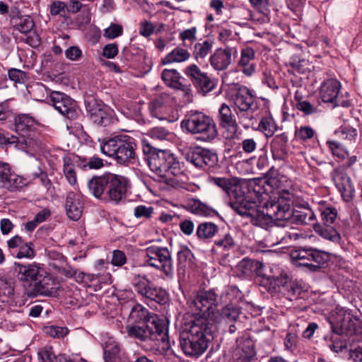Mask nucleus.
I'll use <instances>...</instances> for the list:
<instances>
[{
	"instance_id": "obj_61",
	"label": "nucleus",
	"mask_w": 362,
	"mask_h": 362,
	"mask_svg": "<svg viewBox=\"0 0 362 362\" xmlns=\"http://www.w3.org/2000/svg\"><path fill=\"white\" fill-rule=\"evenodd\" d=\"M335 134L339 135V136L343 139L351 141L356 139L357 136V131L356 129L351 127L344 126L337 130Z\"/></svg>"
},
{
	"instance_id": "obj_8",
	"label": "nucleus",
	"mask_w": 362,
	"mask_h": 362,
	"mask_svg": "<svg viewBox=\"0 0 362 362\" xmlns=\"http://www.w3.org/2000/svg\"><path fill=\"white\" fill-rule=\"evenodd\" d=\"M126 331L128 337L140 342L162 341L165 343V348L169 349L168 328L165 324H132L126 326Z\"/></svg>"
},
{
	"instance_id": "obj_18",
	"label": "nucleus",
	"mask_w": 362,
	"mask_h": 362,
	"mask_svg": "<svg viewBox=\"0 0 362 362\" xmlns=\"http://www.w3.org/2000/svg\"><path fill=\"white\" fill-rule=\"evenodd\" d=\"M14 267L15 271L17 272V277L21 281L35 282L39 277L42 276V268L39 264L35 262L27 264L16 262Z\"/></svg>"
},
{
	"instance_id": "obj_30",
	"label": "nucleus",
	"mask_w": 362,
	"mask_h": 362,
	"mask_svg": "<svg viewBox=\"0 0 362 362\" xmlns=\"http://www.w3.org/2000/svg\"><path fill=\"white\" fill-rule=\"evenodd\" d=\"M122 353L119 344L113 340L106 342L104 349V360L105 362H128L127 358Z\"/></svg>"
},
{
	"instance_id": "obj_55",
	"label": "nucleus",
	"mask_w": 362,
	"mask_h": 362,
	"mask_svg": "<svg viewBox=\"0 0 362 362\" xmlns=\"http://www.w3.org/2000/svg\"><path fill=\"white\" fill-rule=\"evenodd\" d=\"M294 135L297 140L305 141L314 136L315 131L309 126H301L296 129Z\"/></svg>"
},
{
	"instance_id": "obj_24",
	"label": "nucleus",
	"mask_w": 362,
	"mask_h": 362,
	"mask_svg": "<svg viewBox=\"0 0 362 362\" xmlns=\"http://www.w3.org/2000/svg\"><path fill=\"white\" fill-rule=\"evenodd\" d=\"M255 51L251 47H245L241 50L240 58L238 61V68L246 76H252L256 69Z\"/></svg>"
},
{
	"instance_id": "obj_2",
	"label": "nucleus",
	"mask_w": 362,
	"mask_h": 362,
	"mask_svg": "<svg viewBox=\"0 0 362 362\" xmlns=\"http://www.w3.org/2000/svg\"><path fill=\"white\" fill-rule=\"evenodd\" d=\"M143 152L150 170L173 187H177L178 182L173 177L180 170V164L173 153L168 151L157 149L146 139L142 140Z\"/></svg>"
},
{
	"instance_id": "obj_38",
	"label": "nucleus",
	"mask_w": 362,
	"mask_h": 362,
	"mask_svg": "<svg viewBox=\"0 0 362 362\" xmlns=\"http://www.w3.org/2000/svg\"><path fill=\"white\" fill-rule=\"evenodd\" d=\"M189 57L190 53L187 49L177 47L162 59V64L181 63L188 60Z\"/></svg>"
},
{
	"instance_id": "obj_49",
	"label": "nucleus",
	"mask_w": 362,
	"mask_h": 362,
	"mask_svg": "<svg viewBox=\"0 0 362 362\" xmlns=\"http://www.w3.org/2000/svg\"><path fill=\"white\" fill-rule=\"evenodd\" d=\"M240 290L235 286H226L220 297H218L219 303L232 302L238 298L240 297Z\"/></svg>"
},
{
	"instance_id": "obj_14",
	"label": "nucleus",
	"mask_w": 362,
	"mask_h": 362,
	"mask_svg": "<svg viewBox=\"0 0 362 362\" xmlns=\"http://www.w3.org/2000/svg\"><path fill=\"white\" fill-rule=\"evenodd\" d=\"M235 356L238 362H251L256 356L255 343L250 333L245 332L236 340Z\"/></svg>"
},
{
	"instance_id": "obj_42",
	"label": "nucleus",
	"mask_w": 362,
	"mask_h": 362,
	"mask_svg": "<svg viewBox=\"0 0 362 362\" xmlns=\"http://www.w3.org/2000/svg\"><path fill=\"white\" fill-rule=\"evenodd\" d=\"M218 226L212 222H204L200 223L196 231V235L200 240L212 238L218 232Z\"/></svg>"
},
{
	"instance_id": "obj_53",
	"label": "nucleus",
	"mask_w": 362,
	"mask_h": 362,
	"mask_svg": "<svg viewBox=\"0 0 362 362\" xmlns=\"http://www.w3.org/2000/svg\"><path fill=\"white\" fill-rule=\"evenodd\" d=\"M147 134L151 138L158 141L170 140L173 137V134L162 127H153L149 129Z\"/></svg>"
},
{
	"instance_id": "obj_11",
	"label": "nucleus",
	"mask_w": 362,
	"mask_h": 362,
	"mask_svg": "<svg viewBox=\"0 0 362 362\" xmlns=\"http://www.w3.org/2000/svg\"><path fill=\"white\" fill-rule=\"evenodd\" d=\"M332 332L338 335L351 334L355 330V323L352 320L350 313L340 309L332 313L327 317Z\"/></svg>"
},
{
	"instance_id": "obj_25",
	"label": "nucleus",
	"mask_w": 362,
	"mask_h": 362,
	"mask_svg": "<svg viewBox=\"0 0 362 362\" xmlns=\"http://www.w3.org/2000/svg\"><path fill=\"white\" fill-rule=\"evenodd\" d=\"M110 174L102 176H94L88 182L90 192L98 199H106Z\"/></svg>"
},
{
	"instance_id": "obj_1",
	"label": "nucleus",
	"mask_w": 362,
	"mask_h": 362,
	"mask_svg": "<svg viewBox=\"0 0 362 362\" xmlns=\"http://www.w3.org/2000/svg\"><path fill=\"white\" fill-rule=\"evenodd\" d=\"M255 192L257 193L259 204L249 194H245L243 186L240 192L235 193L229 201V205L243 216L251 217L255 220V224L269 229L272 224L269 207L272 206V178L259 179Z\"/></svg>"
},
{
	"instance_id": "obj_31",
	"label": "nucleus",
	"mask_w": 362,
	"mask_h": 362,
	"mask_svg": "<svg viewBox=\"0 0 362 362\" xmlns=\"http://www.w3.org/2000/svg\"><path fill=\"white\" fill-rule=\"evenodd\" d=\"M20 150L33 154L41 149L40 141L37 137L36 131L33 133L20 134Z\"/></svg>"
},
{
	"instance_id": "obj_23",
	"label": "nucleus",
	"mask_w": 362,
	"mask_h": 362,
	"mask_svg": "<svg viewBox=\"0 0 362 362\" xmlns=\"http://www.w3.org/2000/svg\"><path fill=\"white\" fill-rule=\"evenodd\" d=\"M283 221L277 220L276 217L274 215L273 216V238L275 237L276 242L273 243L274 245L279 243L289 244L290 242L294 239L296 240L298 234L292 233L290 230L292 229L290 226V228H286L283 226Z\"/></svg>"
},
{
	"instance_id": "obj_54",
	"label": "nucleus",
	"mask_w": 362,
	"mask_h": 362,
	"mask_svg": "<svg viewBox=\"0 0 362 362\" xmlns=\"http://www.w3.org/2000/svg\"><path fill=\"white\" fill-rule=\"evenodd\" d=\"M38 359L41 362H58L59 356H57L53 351L52 347L45 346L41 348L38 353Z\"/></svg>"
},
{
	"instance_id": "obj_26",
	"label": "nucleus",
	"mask_w": 362,
	"mask_h": 362,
	"mask_svg": "<svg viewBox=\"0 0 362 362\" xmlns=\"http://www.w3.org/2000/svg\"><path fill=\"white\" fill-rule=\"evenodd\" d=\"M91 119L94 123L100 126H108L115 121V112L107 106H97L90 110Z\"/></svg>"
},
{
	"instance_id": "obj_57",
	"label": "nucleus",
	"mask_w": 362,
	"mask_h": 362,
	"mask_svg": "<svg viewBox=\"0 0 362 362\" xmlns=\"http://www.w3.org/2000/svg\"><path fill=\"white\" fill-rule=\"evenodd\" d=\"M288 182L287 177L284 175L273 176V197H278V194H282Z\"/></svg>"
},
{
	"instance_id": "obj_22",
	"label": "nucleus",
	"mask_w": 362,
	"mask_h": 362,
	"mask_svg": "<svg viewBox=\"0 0 362 362\" xmlns=\"http://www.w3.org/2000/svg\"><path fill=\"white\" fill-rule=\"evenodd\" d=\"M57 286L56 279L50 274L45 273L35 282L33 291L35 295L52 296L55 293Z\"/></svg>"
},
{
	"instance_id": "obj_52",
	"label": "nucleus",
	"mask_w": 362,
	"mask_h": 362,
	"mask_svg": "<svg viewBox=\"0 0 362 362\" xmlns=\"http://www.w3.org/2000/svg\"><path fill=\"white\" fill-rule=\"evenodd\" d=\"M60 114L69 119H76L79 114V110L76 101L69 98L63 109V112H61Z\"/></svg>"
},
{
	"instance_id": "obj_41",
	"label": "nucleus",
	"mask_w": 362,
	"mask_h": 362,
	"mask_svg": "<svg viewBox=\"0 0 362 362\" xmlns=\"http://www.w3.org/2000/svg\"><path fill=\"white\" fill-rule=\"evenodd\" d=\"M262 264L259 262L250 259L244 258L237 265V270L243 276H250L253 272L262 269Z\"/></svg>"
},
{
	"instance_id": "obj_19",
	"label": "nucleus",
	"mask_w": 362,
	"mask_h": 362,
	"mask_svg": "<svg viewBox=\"0 0 362 362\" xmlns=\"http://www.w3.org/2000/svg\"><path fill=\"white\" fill-rule=\"evenodd\" d=\"M235 48L218 49L210 57L211 66L217 71L226 69L231 63L232 56L237 55Z\"/></svg>"
},
{
	"instance_id": "obj_60",
	"label": "nucleus",
	"mask_w": 362,
	"mask_h": 362,
	"mask_svg": "<svg viewBox=\"0 0 362 362\" xmlns=\"http://www.w3.org/2000/svg\"><path fill=\"white\" fill-rule=\"evenodd\" d=\"M67 6L64 1H54L49 6V13L52 16H64L66 14Z\"/></svg>"
},
{
	"instance_id": "obj_40",
	"label": "nucleus",
	"mask_w": 362,
	"mask_h": 362,
	"mask_svg": "<svg viewBox=\"0 0 362 362\" xmlns=\"http://www.w3.org/2000/svg\"><path fill=\"white\" fill-rule=\"evenodd\" d=\"M313 229L316 233L325 239L334 243H338L341 240L340 234L332 226H322L320 223H315Z\"/></svg>"
},
{
	"instance_id": "obj_59",
	"label": "nucleus",
	"mask_w": 362,
	"mask_h": 362,
	"mask_svg": "<svg viewBox=\"0 0 362 362\" xmlns=\"http://www.w3.org/2000/svg\"><path fill=\"white\" fill-rule=\"evenodd\" d=\"M123 33V28L121 25L112 23L109 27L104 30V37L107 39H115Z\"/></svg>"
},
{
	"instance_id": "obj_58",
	"label": "nucleus",
	"mask_w": 362,
	"mask_h": 362,
	"mask_svg": "<svg viewBox=\"0 0 362 362\" xmlns=\"http://www.w3.org/2000/svg\"><path fill=\"white\" fill-rule=\"evenodd\" d=\"M325 225L329 226L334 223L337 217V210L334 207H327L321 213Z\"/></svg>"
},
{
	"instance_id": "obj_13",
	"label": "nucleus",
	"mask_w": 362,
	"mask_h": 362,
	"mask_svg": "<svg viewBox=\"0 0 362 362\" xmlns=\"http://www.w3.org/2000/svg\"><path fill=\"white\" fill-rule=\"evenodd\" d=\"M127 187L128 180L126 177L110 174L106 199L115 203H119L126 197Z\"/></svg>"
},
{
	"instance_id": "obj_5",
	"label": "nucleus",
	"mask_w": 362,
	"mask_h": 362,
	"mask_svg": "<svg viewBox=\"0 0 362 362\" xmlns=\"http://www.w3.org/2000/svg\"><path fill=\"white\" fill-rule=\"evenodd\" d=\"M180 128L183 132L194 135L197 140L202 141H211L218 135L213 119L197 110L186 112L180 122Z\"/></svg>"
},
{
	"instance_id": "obj_16",
	"label": "nucleus",
	"mask_w": 362,
	"mask_h": 362,
	"mask_svg": "<svg viewBox=\"0 0 362 362\" xmlns=\"http://www.w3.org/2000/svg\"><path fill=\"white\" fill-rule=\"evenodd\" d=\"M65 208L68 217L78 221L83 210V197L79 192L71 191L67 193Z\"/></svg>"
},
{
	"instance_id": "obj_37",
	"label": "nucleus",
	"mask_w": 362,
	"mask_h": 362,
	"mask_svg": "<svg viewBox=\"0 0 362 362\" xmlns=\"http://www.w3.org/2000/svg\"><path fill=\"white\" fill-rule=\"evenodd\" d=\"M76 158L66 156L63 158V173L69 184L71 186L77 185V175L75 169Z\"/></svg>"
},
{
	"instance_id": "obj_21",
	"label": "nucleus",
	"mask_w": 362,
	"mask_h": 362,
	"mask_svg": "<svg viewBox=\"0 0 362 362\" xmlns=\"http://www.w3.org/2000/svg\"><path fill=\"white\" fill-rule=\"evenodd\" d=\"M208 180L209 183L222 189L230 199L234 197L235 193L240 192V188L243 186L235 177L210 176Z\"/></svg>"
},
{
	"instance_id": "obj_63",
	"label": "nucleus",
	"mask_w": 362,
	"mask_h": 362,
	"mask_svg": "<svg viewBox=\"0 0 362 362\" xmlns=\"http://www.w3.org/2000/svg\"><path fill=\"white\" fill-rule=\"evenodd\" d=\"M35 256L34 245L32 243H24L17 253V257L31 259Z\"/></svg>"
},
{
	"instance_id": "obj_45",
	"label": "nucleus",
	"mask_w": 362,
	"mask_h": 362,
	"mask_svg": "<svg viewBox=\"0 0 362 362\" xmlns=\"http://www.w3.org/2000/svg\"><path fill=\"white\" fill-rule=\"evenodd\" d=\"M214 42L212 40H206L203 42H197L194 45V56L199 62L203 60L211 51Z\"/></svg>"
},
{
	"instance_id": "obj_12",
	"label": "nucleus",
	"mask_w": 362,
	"mask_h": 362,
	"mask_svg": "<svg viewBox=\"0 0 362 362\" xmlns=\"http://www.w3.org/2000/svg\"><path fill=\"white\" fill-rule=\"evenodd\" d=\"M331 178L341 194L342 200L347 203L351 202L356 194L351 177L348 176L341 168H338L332 170Z\"/></svg>"
},
{
	"instance_id": "obj_44",
	"label": "nucleus",
	"mask_w": 362,
	"mask_h": 362,
	"mask_svg": "<svg viewBox=\"0 0 362 362\" xmlns=\"http://www.w3.org/2000/svg\"><path fill=\"white\" fill-rule=\"evenodd\" d=\"M77 166L83 170H98L103 167V160L98 156H93L89 158H78Z\"/></svg>"
},
{
	"instance_id": "obj_46",
	"label": "nucleus",
	"mask_w": 362,
	"mask_h": 362,
	"mask_svg": "<svg viewBox=\"0 0 362 362\" xmlns=\"http://www.w3.org/2000/svg\"><path fill=\"white\" fill-rule=\"evenodd\" d=\"M143 296L159 303H163L167 300L166 291L160 288L153 286L152 284L146 290V293Z\"/></svg>"
},
{
	"instance_id": "obj_29",
	"label": "nucleus",
	"mask_w": 362,
	"mask_h": 362,
	"mask_svg": "<svg viewBox=\"0 0 362 362\" xmlns=\"http://www.w3.org/2000/svg\"><path fill=\"white\" fill-rule=\"evenodd\" d=\"M218 120L222 128L228 129L233 133L236 132L238 124L235 117L230 107L225 103H223L218 110Z\"/></svg>"
},
{
	"instance_id": "obj_20",
	"label": "nucleus",
	"mask_w": 362,
	"mask_h": 362,
	"mask_svg": "<svg viewBox=\"0 0 362 362\" xmlns=\"http://www.w3.org/2000/svg\"><path fill=\"white\" fill-rule=\"evenodd\" d=\"M341 83L339 81L330 78L325 81L321 86L320 97L324 103H332L334 106H339V93Z\"/></svg>"
},
{
	"instance_id": "obj_27",
	"label": "nucleus",
	"mask_w": 362,
	"mask_h": 362,
	"mask_svg": "<svg viewBox=\"0 0 362 362\" xmlns=\"http://www.w3.org/2000/svg\"><path fill=\"white\" fill-rule=\"evenodd\" d=\"M310 271L313 272H319L321 269L327 267L330 260L328 252L310 247L309 254Z\"/></svg>"
},
{
	"instance_id": "obj_51",
	"label": "nucleus",
	"mask_w": 362,
	"mask_h": 362,
	"mask_svg": "<svg viewBox=\"0 0 362 362\" xmlns=\"http://www.w3.org/2000/svg\"><path fill=\"white\" fill-rule=\"evenodd\" d=\"M185 74L190 78L196 86L206 73L201 71L199 66L194 64H190L185 69Z\"/></svg>"
},
{
	"instance_id": "obj_17",
	"label": "nucleus",
	"mask_w": 362,
	"mask_h": 362,
	"mask_svg": "<svg viewBox=\"0 0 362 362\" xmlns=\"http://www.w3.org/2000/svg\"><path fill=\"white\" fill-rule=\"evenodd\" d=\"M10 23L13 28L21 33H30L35 27V22L30 16L21 15L17 7H11L10 11Z\"/></svg>"
},
{
	"instance_id": "obj_48",
	"label": "nucleus",
	"mask_w": 362,
	"mask_h": 362,
	"mask_svg": "<svg viewBox=\"0 0 362 362\" xmlns=\"http://www.w3.org/2000/svg\"><path fill=\"white\" fill-rule=\"evenodd\" d=\"M69 98L66 94L58 91H54L50 94V100L52 105L59 113L63 112V109Z\"/></svg>"
},
{
	"instance_id": "obj_64",
	"label": "nucleus",
	"mask_w": 362,
	"mask_h": 362,
	"mask_svg": "<svg viewBox=\"0 0 362 362\" xmlns=\"http://www.w3.org/2000/svg\"><path fill=\"white\" fill-rule=\"evenodd\" d=\"M215 245L218 249L228 251L233 248L235 242L229 234H226L223 238L215 241Z\"/></svg>"
},
{
	"instance_id": "obj_4",
	"label": "nucleus",
	"mask_w": 362,
	"mask_h": 362,
	"mask_svg": "<svg viewBox=\"0 0 362 362\" xmlns=\"http://www.w3.org/2000/svg\"><path fill=\"white\" fill-rule=\"evenodd\" d=\"M211 329L203 320H195L189 329L180 333V346L183 353L197 358L203 354L208 347L206 335L211 334Z\"/></svg>"
},
{
	"instance_id": "obj_15",
	"label": "nucleus",
	"mask_w": 362,
	"mask_h": 362,
	"mask_svg": "<svg viewBox=\"0 0 362 362\" xmlns=\"http://www.w3.org/2000/svg\"><path fill=\"white\" fill-rule=\"evenodd\" d=\"M129 322L136 325H158L165 324L158 315L150 313L148 310L141 304L134 305L129 313Z\"/></svg>"
},
{
	"instance_id": "obj_39",
	"label": "nucleus",
	"mask_w": 362,
	"mask_h": 362,
	"mask_svg": "<svg viewBox=\"0 0 362 362\" xmlns=\"http://www.w3.org/2000/svg\"><path fill=\"white\" fill-rule=\"evenodd\" d=\"M6 177V180H4V185L3 187L6 188L11 191L21 189L29 183V180L27 178L20 176L13 172H11V170H9L8 176Z\"/></svg>"
},
{
	"instance_id": "obj_28",
	"label": "nucleus",
	"mask_w": 362,
	"mask_h": 362,
	"mask_svg": "<svg viewBox=\"0 0 362 362\" xmlns=\"http://www.w3.org/2000/svg\"><path fill=\"white\" fill-rule=\"evenodd\" d=\"M184 208L187 211L201 216H213L217 214L216 211L213 207L195 199H188L185 203Z\"/></svg>"
},
{
	"instance_id": "obj_32",
	"label": "nucleus",
	"mask_w": 362,
	"mask_h": 362,
	"mask_svg": "<svg viewBox=\"0 0 362 362\" xmlns=\"http://www.w3.org/2000/svg\"><path fill=\"white\" fill-rule=\"evenodd\" d=\"M195 264L194 256L187 246H181L177 252L178 271L185 273L186 270L192 269Z\"/></svg>"
},
{
	"instance_id": "obj_62",
	"label": "nucleus",
	"mask_w": 362,
	"mask_h": 362,
	"mask_svg": "<svg viewBox=\"0 0 362 362\" xmlns=\"http://www.w3.org/2000/svg\"><path fill=\"white\" fill-rule=\"evenodd\" d=\"M251 4L269 21L270 8L268 0H250Z\"/></svg>"
},
{
	"instance_id": "obj_6",
	"label": "nucleus",
	"mask_w": 362,
	"mask_h": 362,
	"mask_svg": "<svg viewBox=\"0 0 362 362\" xmlns=\"http://www.w3.org/2000/svg\"><path fill=\"white\" fill-rule=\"evenodd\" d=\"M187 303L192 313L196 316V320H203L204 325L207 324L209 327H212L218 321L216 311L219 304V299L218 295L214 290L200 291L191 297Z\"/></svg>"
},
{
	"instance_id": "obj_35",
	"label": "nucleus",
	"mask_w": 362,
	"mask_h": 362,
	"mask_svg": "<svg viewBox=\"0 0 362 362\" xmlns=\"http://www.w3.org/2000/svg\"><path fill=\"white\" fill-rule=\"evenodd\" d=\"M297 287L293 282L289 281L286 275L281 276V278L274 279L273 285V293L277 292L284 296H292L296 292Z\"/></svg>"
},
{
	"instance_id": "obj_43",
	"label": "nucleus",
	"mask_w": 362,
	"mask_h": 362,
	"mask_svg": "<svg viewBox=\"0 0 362 362\" xmlns=\"http://www.w3.org/2000/svg\"><path fill=\"white\" fill-rule=\"evenodd\" d=\"M161 78L169 87L178 89L182 86L180 75L175 69H164L161 74Z\"/></svg>"
},
{
	"instance_id": "obj_10",
	"label": "nucleus",
	"mask_w": 362,
	"mask_h": 362,
	"mask_svg": "<svg viewBox=\"0 0 362 362\" xmlns=\"http://www.w3.org/2000/svg\"><path fill=\"white\" fill-rule=\"evenodd\" d=\"M184 156L189 163L204 170L214 168L218 162V156L214 151L200 146L189 149Z\"/></svg>"
},
{
	"instance_id": "obj_3",
	"label": "nucleus",
	"mask_w": 362,
	"mask_h": 362,
	"mask_svg": "<svg viewBox=\"0 0 362 362\" xmlns=\"http://www.w3.org/2000/svg\"><path fill=\"white\" fill-rule=\"evenodd\" d=\"M291 197L288 190H284L282 194L279 193L278 197H273V213L277 220L283 221L284 227L290 228L289 219L298 225H307L316 218L313 211L310 208L292 210Z\"/></svg>"
},
{
	"instance_id": "obj_50",
	"label": "nucleus",
	"mask_w": 362,
	"mask_h": 362,
	"mask_svg": "<svg viewBox=\"0 0 362 362\" xmlns=\"http://www.w3.org/2000/svg\"><path fill=\"white\" fill-rule=\"evenodd\" d=\"M240 314L239 309L232 304L226 305L221 310V317L226 322L236 321Z\"/></svg>"
},
{
	"instance_id": "obj_7",
	"label": "nucleus",
	"mask_w": 362,
	"mask_h": 362,
	"mask_svg": "<svg viewBox=\"0 0 362 362\" xmlns=\"http://www.w3.org/2000/svg\"><path fill=\"white\" fill-rule=\"evenodd\" d=\"M136 139L126 134L115 136L100 144L102 153L120 164L132 163L136 156Z\"/></svg>"
},
{
	"instance_id": "obj_34",
	"label": "nucleus",
	"mask_w": 362,
	"mask_h": 362,
	"mask_svg": "<svg viewBox=\"0 0 362 362\" xmlns=\"http://www.w3.org/2000/svg\"><path fill=\"white\" fill-rule=\"evenodd\" d=\"M36 121L31 116L23 114L15 119V129L18 134H27L35 131Z\"/></svg>"
},
{
	"instance_id": "obj_33",
	"label": "nucleus",
	"mask_w": 362,
	"mask_h": 362,
	"mask_svg": "<svg viewBox=\"0 0 362 362\" xmlns=\"http://www.w3.org/2000/svg\"><path fill=\"white\" fill-rule=\"evenodd\" d=\"M255 98L250 90L243 88L238 90L234 98V104L237 109L245 114V111L251 110Z\"/></svg>"
},
{
	"instance_id": "obj_56",
	"label": "nucleus",
	"mask_w": 362,
	"mask_h": 362,
	"mask_svg": "<svg viewBox=\"0 0 362 362\" xmlns=\"http://www.w3.org/2000/svg\"><path fill=\"white\" fill-rule=\"evenodd\" d=\"M216 81L214 78H210L206 74L202 77L200 81L196 85L204 93L211 91L216 86Z\"/></svg>"
},
{
	"instance_id": "obj_9",
	"label": "nucleus",
	"mask_w": 362,
	"mask_h": 362,
	"mask_svg": "<svg viewBox=\"0 0 362 362\" xmlns=\"http://www.w3.org/2000/svg\"><path fill=\"white\" fill-rule=\"evenodd\" d=\"M145 266L153 267L163 272L166 276L173 274V263L170 250L166 247L151 245L144 251Z\"/></svg>"
},
{
	"instance_id": "obj_47",
	"label": "nucleus",
	"mask_w": 362,
	"mask_h": 362,
	"mask_svg": "<svg viewBox=\"0 0 362 362\" xmlns=\"http://www.w3.org/2000/svg\"><path fill=\"white\" fill-rule=\"evenodd\" d=\"M132 284L134 290L143 296L144 293H146V290L151 284V282L144 275H136L132 279Z\"/></svg>"
},
{
	"instance_id": "obj_36",
	"label": "nucleus",
	"mask_w": 362,
	"mask_h": 362,
	"mask_svg": "<svg viewBox=\"0 0 362 362\" xmlns=\"http://www.w3.org/2000/svg\"><path fill=\"white\" fill-rule=\"evenodd\" d=\"M310 247H300L290 254L291 262L296 267H305L310 271L309 262Z\"/></svg>"
}]
</instances>
